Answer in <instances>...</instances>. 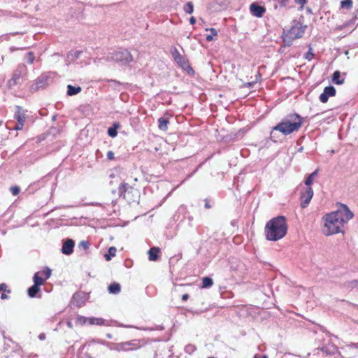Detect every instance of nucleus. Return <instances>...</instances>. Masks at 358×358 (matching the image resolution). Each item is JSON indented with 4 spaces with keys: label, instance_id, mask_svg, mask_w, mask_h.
<instances>
[{
    "label": "nucleus",
    "instance_id": "obj_1",
    "mask_svg": "<svg viewBox=\"0 0 358 358\" xmlns=\"http://www.w3.org/2000/svg\"><path fill=\"white\" fill-rule=\"evenodd\" d=\"M303 122V118L299 114H288L273 128L271 136V137H274L275 131H280L285 136L298 131L301 127Z\"/></svg>",
    "mask_w": 358,
    "mask_h": 358
},
{
    "label": "nucleus",
    "instance_id": "obj_2",
    "mask_svg": "<svg viewBox=\"0 0 358 358\" xmlns=\"http://www.w3.org/2000/svg\"><path fill=\"white\" fill-rule=\"evenodd\" d=\"M354 216L353 213L345 205L341 203L336 211L327 213L324 217V224H345Z\"/></svg>",
    "mask_w": 358,
    "mask_h": 358
},
{
    "label": "nucleus",
    "instance_id": "obj_3",
    "mask_svg": "<svg viewBox=\"0 0 358 358\" xmlns=\"http://www.w3.org/2000/svg\"><path fill=\"white\" fill-rule=\"evenodd\" d=\"M287 231V225H266L265 234L266 239L276 241L283 238Z\"/></svg>",
    "mask_w": 358,
    "mask_h": 358
},
{
    "label": "nucleus",
    "instance_id": "obj_4",
    "mask_svg": "<svg viewBox=\"0 0 358 358\" xmlns=\"http://www.w3.org/2000/svg\"><path fill=\"white\" fill-rule=\"evenodd\" d=\"M119 194L129 203L138 202L139 198L138 190L124 182L120 185Z\"/></svg>",
    "mask_w": 358,
    "mask_h": 358
},
{
    "label": "nucleus",
    "instance_id": "obj_5",
    "mask_svg": "<svg viewBox=\"0 0 358 358\" xmlns=\"http://www.w3.org/2000/svg\"><path fill=\"white\" fill-rule=\"evenodd\" d=\"M107 60L125 66L133 61V57L127 50H120L111 53L110 56L107 57Z\"/></svg>",
    "mask_w": 358,
    "mask_h": 358
},
{
    "label": "nucleus",
    "instance_id": "obj_6",
    "mask_svg": "<svg viewBox=\"0 0 358 358\" xmlns=\"http://www.w3.org/2000/svg\"><path fill=\"white\" fill-rule=\"evenodd\" d=\"M27 69L25 64H19L14 71L12 78L8 80V85L12 87L16 85L20 84L23 77L27 75Z\"/></svg>",
    "mask_w": 358,
    "mask_h": 358
},
{
    "label": "nucleus",
    "instance_id": "obj_7",
    "mask_svg": "<svg viewBox=\"0 0 358 358\" xmlns=\"http://www.w3.org/2000/svg\"><path fill=\"white\" fill-rule=\"evenodd\" d=\"M171 55L174 59V61L180 66L182 69L185 70L189 74L194 73V70L189 66L187 59L179 52L176 48H173L171 50Z\"/></svg>",
    "mask_w": 358,
    "mask_h": 358
},
{
    "label": "nucleus",
    "instance_id": "obj_8",
    "mask_svg": "<svg viewBox=\"0 0 358 358\" xmlns=\"http://www.w3.org/2000/svg\"><path fill=\"white\" fill-rule=\"evenodd\" d=\"M313 194V189L310 187H305L302 189L300 194L301 207L302 208H305L309 205Z\"/></svg>",
    "mask_w": 358,
    "mask_h": 358
},
{
    "label": "nucleus",
    "instance_id": "obj_9",
    "mask_svg": "<svg viewBox=\"0 0 358 358\" xmlns=\"http://www.w3.org/2000/svg\"><path fill=\"white\" fill-rule=\"evenodd\" d=\"M174 221L179 223H185L187 221L191 222L192 220L189 213L187 211L186 207L182 206H180L174 215Z\"/></svg>",
    "mask_w": 358,
    "mask_h": 358
},
{
    "label": "nucleus",
    "instance_id": "obj_10",
    "mask_svg": "<svg viewBox=\"0 0 358 358\" xmlns=\"http://www.w3.org/2000/svg\"><path fill=\"white\" fill-rule=\"evenodd\" d=\"M344 225H322L321 231L327 236L338 233H344Z\"/></svg>",
    "mask_w": 358,
    "mask_h": 358
},
{
    "label": "nucleus",
    "instance_id": "obj_11",
    "mask_svg": "<svg viewBox=\"0 0 358 358\" xmlns=\"http://www.w3.org/2000/svg\"><path fill=\"white\" fill-rule=\"evenodd\" d=\"M336 95V89L334 87L329 85L325 87L323 92L320 95V101L322 103H327L329 98Z\"/></svg>",
    "mask_w": 358,
    "mask_h": 358
},
{
    "label": "nucleus",
    "instance_id": "obj_12",
    "mask_svg": "<svg viewBox=\"0 0 358 358\" xmlns=\"http://www.w3.org/2000/svg\"><path fill=\"white\" fill-rule=\"evenodd\" d=\"M74 246V241L71 238H67L63 242L62 252L66 255H70L73 252Z\"/></svg>",
    "mask_w": 358,
    "mask_h": 358
},
{
    "label": "nucleus",
    "instance_id": "obj_13",
    "mask_svg": "<svg viewBox=\"0 0 358 358\" xmlns=\"http://www.w3.org/2000/svg\"><path fill=\"white\" fill-rule=\"evenodd\" d=\"M343 352L346 358H358V344L346 346Z\"/></svg>",
    "mask_w": 358,
    "mask_h": 358
},
{
    "label": "nucleus",
    "instance_id": "obj_14",
    "mask_svg": "<svg viewBox=\"0 0 358 358\" xmlns=\"http://www.w3.org/2000/svg\"><path fill=\"white\" fill-rule=\"evenodd\" d=\"M250 10L251 13L257 17H262L266 12V8L257 3H252L250 6Z\"/></svg>",
    "mask_w": 358,
    "mask_h": 358
},
{
    "label": "nucleus",
    "instance_id": "obj_15",
    "mask_svg": "<svg viewBox=\"0 0 358 358\" xmlns=\"http://www.w3.org/2000/svg\"><path fill=\"white\" fill-rule=\"evenodd\" d=\"M15 118L17 122L24 123L26 120V115L24 110L19 106H15Z\"/></svg>",
    "mask_w": 358,
    "mask_h": 358
},
{
    "label": "nucleus",
    "instance_id": "obj_16",
    "mask_svg": "<svg viewBox=\"0 0 358 358\" xmlns=\"http://www.w3.org/2000/svg\"><path fill=\"white\" fill-rule=\"evenodd\" d=\"M134 343L131 342H124L117 344L115 349L117 351H126L136 348V347H134Z\"/></svg>",
    "mask_w": 358,
    "mask_h": 358
},
{
    "label": "nucleus",
    "instance_id": "obj_17",
    "mask_svg": "<svg viewBox=\"0 0 358 358\" xmlns=\"http://www.w3.org/2000/svg\"><path fill=\"white\" fill-rule=\"evenodd\" d=\"M49 76L47 74H42L36 80V89L38 90L39 88L43 87L46 85Z\"/></svg>",
    "mask_w": 358,
    "mask_h": 358
},
{
    "label": "nucleus",
    "instance_id": "obj_18",
    "mask_svg": "<svg viewBox=\"0 0 358 358\" xmlns=\"http://www.w3.org/2000/svg\"><path fill=\"white\" fill-rule=\"evenodd\" d=\"M120 127L119 122H113V126L108 129V135L111 138H115L117 135V130Z\"/></svg>",
    "mask_w": 358,
    "mask_h": 358
},
{
    "label": "nucleus",
    "instance_id": "obj_19",
    "mask_svg": "<svg viewBox=\"0 0 358 358\" xmlns=\"http://www.w3.org/2000/svg\"><path fill=\"white\" fill-rule=\"evenodd\" d=\"M304 33V30L299 27H292L290 30V36L293 38H301Z\"/></svg>",
    "mask_w": 358,
    "mask_h": 358
},
{
    "label": "nucleus",
    "instance_id": "obj_20",
    "mask_svg": "<svg viewBox=\"0 0 358 358\" xmlns=\"http://www.w3.org/2000/svg\"><path fill=\"white\" fill-rule=\"evenodd\" d=\"M332 81L336 85H341L344 83V78L341 76L340 71H336L334 72Z\"/></svg>",
    "mask_w": 358,
    "mask_h": 358
},
{
    "label": "nucleus",
    "instance_id": "obj_21",
    "mask_svg": "<svg viewBox=\"0 0 358 358\" xmlns=\"http://www.w3.org/2000/svg\"><path fill=\"white\" fill-rule=\"evenodd\" d=\"M82 89L80 87H75L71 85H67V94L69 96H74L81 92Z\"/></svg>",
    "mask_w": 358,
    "mask_h": 358
},
{
    "label": "nucleus",
    "instance_id": "obj_22",
    "mask_svg": "<svg viewBox=\"0 0 358 358\" xmlns=\"http://www.w3.org/2000/svg\"><path fill=\"white\" fill-rule=\"evenodd\" d=\"M287 222L286 217L282 215H278L273 217L268 220L266 224H285Z\"/></svg>",
    "mask_w": 358,
    "mask_h": 358
},
{
    "label": "nucleus",
    "instance_id": "obj_23",
    "mask_svg": "<svg viewBox=\"0 0 358 358\" xmlns=\"http://www.w3.org/2000/svg\"><path fill=\"white\" fill-rule=\"evenodd\" d=\"M159 252V249L158 248L153 247V248H150L148 251L149 260L150 261L157 260Z\"/></svg>",
    "mask_w": 358,
    "mask_h": 358
},
{
    "label": "nucleus",
    "instance_id": "obj_24",
    "mask_svg": "<svg viewBox=\"0 0 358 358\" xmlns=\"http://www.w3.org/2000/svg\"><path fill=\"white\" fill-rule=\"evenodd\" d=\"M108 289L110 294H117L120 293L121 287L119 283L113 282L108 286Z\"/></svg>",
    "mask_w": 358,
    "mask_h": 358
},
{
    "label": "nucleus",
    "instance_id": "obj_25",
    "mask_svg": "<svg viewBox=\"0 0 358 358\" xmlns=\"http://www.w3.org/2000/svg\"><path fill=\"white\" fill-rule=\"evenodd\" d=\"M158 127L160 130L165 131L168 129V124L169 123V121L167 118L160 117L158 120Z\"/></svg>",
    "mask_w": 358,
    "mask_h": 358
},
{
    "label": "nucleus",
    "instance_id": "obj_26",
    "mask_svg": "<svg viewBox=\"0 0 358 358\" xmlns=\"http://www.w3.org/2000/svg\"><path fill=\"white\" fill-rule=\"evenodd\" d=\"M33 280L34 282V285H36L40 287L41 285H42L44 283L45 279H43L41 276H40V272H37L34 274Z\"/></svg>",
    "mask_w": 358,
    "mask_h": 358
},
{
    "label": "nucleus",
    "instance_id": "obj_27",
    "mask_svg": "<svg viewBox=\"0 0 358 358\" xmlns=\"http://www.w3.org/2000/svg\"><path fill=\"white\" fill-rule=\"evenodd\" d=\"M40 290L41 289L39 286L34 285L28 289V295L31 298L35 297L36 296V294L39 292Z\"/></svg>",
    "mask_w": 358,
    "mask_h": 358
},
{
    "label": "nucleus",
    "instance_id": "obj_28",
    "mask_svg": "<svg viewBox=\"0 0 358 358\" xmlns=\"http://www.w3.org/2000/svg\"><path fill=\"white\" fill-rule=\"evenodd\" d=\"M318 171L315 170L310 173L305 180V185L306 187H310L312 185L314 178L317 175Z\"/></svg>",
    "mask_w": 358,
    "mask_h": 358
},
{
    "label": "nucleus",
    "instance_id": "obj_29",
    "mask_svg": "<svg viewBox=\"0 0 358 358\" xmlns=\"http://www.w3.org/2000/svg\"><path fill=\"white\" fill-rule=\"evenodd\" d=\"M116 251H117L116 248H115L113 246L109 248L108 253L104 255V257H105L106 260V261H110L112 257H115V254H116Z\"/></svg>",
    "mask_w": 358,
    "mask_h": 358
},
{
    "label": "nucleus",
    "instance_id": "obj_30",
    "mask_svg": "<svg viewBox=\"0 0 358 358\" xmlns=\"http://www.w3.org/2000/svg\"><path fill=\"white\" fill-rule=\"evenodd\" d=\"M213 285V280L212 278L209 277H205L202 280V287L203 288H209L212 287Z\"/></svg>",
    "mask_w": 358,
    "mask_h": 358
},
{
    "label": "nucleus",
    "instance_id": "obj_31",
    "mask_svg": "<svg viewBox=\"0 0 358 358\" xmlns=\"http://www.w3.org/2000/svg\"><path fill=\"white\" fill-rule=\"evenodd\" d=\"M206 30L209 31L210 32V34L209 35H207L206 37L207 41H213V36H216L217 35V31L214 28L206 29Z\"/></svg>",
    "mask_w": 358,
    "mask_h": 358
},
{
    "label": "nucleus",
    "instance_id": "obj_32",
    "mask_svg": "<svg viewBox=\"0 0 358 358\" xmlns=\"http://www.w3.org/2000/svg\"><path fill=\"white\" fill-rule=\"evenodd\" d=\"M82 53V51H75V52H70L68 53L67 58L70 60H76L78 58H79L80 54Z\"/></svg>",
    "mask_w": 358,
    "mask_h": 358
},
{
    "label": "nucleus",
    "instance_id": "obj_33",
    "mask_svg": "<svg viewBox=\"0 0 358 358\" xmlns=\"http://www.w3.org/2000/svg\"><path fill=\"white\" fill-rule=\"evenodd\" d=\"M183 10L187 13V14H192L194 11V5L193 3L189 1L187 2L184 6H183Z\"/></svg>",
    "mask_w": 358,
    "mask_h": 358
},
{
    "label": "nucleus",
    "instance_id": "obj_34",
    "mask_svg": "<svg viewBox=\"0 0 358 358\" xmlns=\"http://www.w3.org/2000/svg\"><path fill=\"white\" fill-rule=\"evenodd\" d=\"M89 323L90 324L103 325L104 324V320L102 318L91 317L89 318Z\"/></svg>",
    "mask_w": 358,
    "mask_h": 358
},
{
    "label": "nucleus",
    "instance_id": "obj_35",
    "mask_svg": "<svg viewBox=\"0 0 358 358\" xmlns=\"http://www.w3.org/2000/svg\"><path fill=\"white\" fill-rule=\"evenodd\" d=\"M35 56L32 52H29L24 57V61L29 64H33Z\"/></svg>",
    "mask_w": 358,
    "mask_h": 358
},
{
    "label": "nucleus",
    "instance_id": "obj_36",
    "mask_svg": "<svg viewBox=\"0 0 358 358\" xmlns=\"http://www.w3.org/2000/svg\"><path fill=\"white\" fill-rule=\"evenodd\" d=\"M87 322H89V318L84 316H78L76 319V323L80 325H83Z\"/></svg>",
    "mask_w": 358,
    "mask_h": 358
},
{
    "label": "nucleus",
    "instance_id": "obj_37",
    "mask_svg": "<svg viewBox=\"0 0 358 358\" xmlns=\"http://www.w3.org/2000/svg\"><path fill=\"white\" fill-rule=\"evenodd\" d=\"M52 271L49 268H46L45 270L40 271V275H44L45 279H48L51 275Z\"/></svg>",
    "mask_w": 358,
    "mask_h": 358
},
{
    "label": "nucleus",
    "instance_id": "obj_38",
    "mask_svg": "<svg viewBox=\"0 0 358 358\" xmlns=\"http://www.w3.org/2000/svg\"><path fill=\"white\" fill-rule=\"evenodd\" d=\"M352 0H344L341 1V7L343 8H350V7H352Z\"/></svg>",
    "mask_w": 358,
    "mask_h": 358
},
{
    "label": "nucleus",
    "instance_id": "obj_39",
    "mask_svg": "<svg viewBox=\"0 0 358 358\" xmlns=\"http://www.w3.org/2000/svg\"><path fill=\"white\" fill-rule=\"evenodd\" d=\"M90 243L87 241H82L78 244V248L87 250L89 248Z\"/></svg>",
    "mask_w": 358,
    "mask_h": 358
},
{
    "label": "nucleus",
    "instance_id": "obj_40",
    "mask_svg": "<svg viewBox=\"0 0 358 358\" xmlns=\"http://www.w3.org/2000/svg\"><path fill=\"white\" fill-rule=\"evenodd\" d=\"M345 286L347 288H354V287L358 288V280H352V281L348 282L347 283H345Z\"/></svg>",
    "mask_w": 358,
    "mask_h": 358
},
{
    "label": "nucleus",
    "instance_id": "obj_41",
    "mask_svg": "<svg viewBox=\"0 0 358 358\" xmlns=\"http://www.w3.org/2000/svg\"><path fill=\"white\" fill-rule=\"evenodd\" d=\"M314 57V54L313 53L312 48H310L309 50L306 53L305 58L308 60H311Z\"/></svg>",
    "mask_w": 358,
    "mask_h": 358
},
{
    "label": "nucleus",
    "instance_id": "obj_42",
    "mask_svg": "<svg viewBox=\"0 0 358 358\" xmlns=\"http://www.w3.org/2000/svg\"><path fill=\"white\" fill-rule=\"evenodd\" d=\"M195 350H196V347L194 345H188L185 348V352H188L189 354H191L193 352H194Z\"/></svg>",
    "mask_w": 358,
    "mask_h": 358
},
{
    "label": "nucleus",
    "instance_id": "obj_43",
    "mask_svg": "<svg viewBox=\"0 0 358 358\" xmlns=\"http://www.w3.org/2000/svg\"><path fill=\"white\" fill-rule=\"evenodd\" d=\"M10 192L13 194V195L16 196L20 193V187L17 186H13L10 187Z\"/></svg>",
    "mask_w": 358,
    "mask_h": 358
},
{
    "label": "nucleus",
    "instance_id": "obj_44",
    "mask_svg": "<svg viewBox=\"0 0 358 358\" xmlns=\"http://www.w3.org/2000/svg\"><path fill=\"white\" fill-rule=\"evenodd\" d=\"M0 291L7 292L8 293L10 292V289H7V285L5 283L0 284Z\"/></svg>",
    "mask_w": 358,
    "mask_h": 358
},
{
    "label": "nucleus",
    "instance_id": "obj_45",
    "mask_svg": "<svg viewBox=\"0 0 358 358\" xmlns=\"http://www.w3.org/2000/svg\"><path fill=\"white\" fill-rule=\"evenodd\" d=\"M107 159L108 160H113L114 159L115 157H114V153L112 150H109L108 152H107Z\"/></svg>",
    "mask_w": 358,
    "mask_h": 358
},
{
    "label": "nucleus",
    "instance_id": "obj_46",
    "mask_svg": "<svg viewBox=\"0 0 358 358\" xmlns=\"http://www.w3.org/2000/svg\"><path fill=\"white\" fill-rule=\"evenodd\" d=\"M24 123H22V122H17L16 125L15 126V129L16 130H21L22 129L23 127H24Z\"/></svg>",
    "mask_w": 358,
    "mask_h": 358
},
{
    "label": "nucleus",
    "instance_id": "obj_47",
    "mask_svg": "<svg viewBox=\"0 0 358 358\" xmlns=\"http://www.w3.org/2000/svg\"><path fill=\"white\" fill-rule=\"evenodd\" d=\"M280 3V6L282 7H285L287 5L288 0H278Z\"/></svg>",
    "mask_w": 358,
    "mask_h": 358
},
{
    "label": "nucleus",
    "instance_id": "obj_48",
    "mask_svg": "<svg viewBox=\"0 0 358 358\" xmlns=\"http://www.w3.org/2000/svg\"><path fill=\"white\" fill-rule=\"evenodd\" d=\"M189 23L191 24H194L196 23V19L194 17H191L189 19Z\"/></svg>",
    "mask_w": 358,
    "mask_h": 358
},
{
    "label": "nucleus",
    "instance_id": "obj_49",
    "mask_svg": "<svg viewBox=\"0 0 358 358\" xmlns=\"http://www.w3.org/2000/svg\"><path fill=\"white\" fill-rule=\"evenodd\" d=\"M189 298V295L187 294H185L182 296V299L183 301H187Z\"/></svg>",
    "mask_w": 358,
    "mask_h": 358
},
{
    "label": "nucleus",
    "instance_id": "obj_50",
    "mask_svg": "<svg viewBox=\"0 0 358 358\" xmlns=\"http://www.w3.org/2000/svg\"><path fill=\"white\" fill-rule=\"evenodd\" d=\"M296 1L301 5H304L306 3V0H296Z\"/></svg>",
    "mask_w": 358,
    "mask_h": 358
},
{
    "label": "nucleus",
    "instance_id": "obj_51",
    "mask_svg": "<svg viewBox=\"0 0 358 358\" xmlns=\"http://www.w3.org/2000/svg\"><path fill=\"white\" fill-rule=\"evenodd\" d=\"M205 207L206 208H210V205L209 204V201L207 199L205 200Z\"/></svg>",
    "mask_w": 358,
    "mask_h": 358
},
{
    "label": "nucleus",
    "instance_id": "obj_52",
    "mask_svg": "<svg viewBox=\"0 0 358 358\" xmlns=\"http://www.w3.org/2000/svg\"><path fill=\"white\" fill-rule=\"evenodd\" d=\"M38 338L40 340H44L45 339V334H41L39 336H38Z\"/></svg>",
    "mask_w": 358,
    "mask_h": 358
},
{
    "label": "nucleus",
    "instance_id": "obj_53",
    "mask_svg": "<svg viewBox=\"0 0 358 358\" xmlns=\"http://www.w3.org/2000/svg\"><path fill=\"white\" fill-rule=\"evenodd\" d=\"M39 183H40V181H38V182H34V183H33L32 185H31L29 186V187H34V186H36V187H39Z\"/></svg>",
    "mask_w": 358,
    "mask_h": 358
},
{
    "label": "nucleus",
    "instance_id": "obj_54",
    "mask_svg": "<svg viewBox=\"0 0 358 358\" xmlns=\"http://www.w3.org/2000/svg\"><path fill=\"white\" fill-rule=\"evenodd\" d=\"M8 296L6 294H4V293H3V294H1V299L2 300L7 299H8Z\"/></svg>",
    "mask_w": 358,
    "mask_h": 358
},
{
    "label": "nucleus",
    "instance_id": "obj_55",
    "mask_svg": "<svg viewBox=\"0 0 358 358\" xmlns=\"http://www.w3.org/2000/svg\"><path fill=\"white\" fill-rule=\"evenodd\" d=\"M82 358H94L92 356H90L89 354H85Z\"/></svg>",
    "mask_w": 358,
    "mask_h": 358
},
{
    "label": "nucleus",
    "instance_id": "obj_56",
    "mask_svg": "<svg viewBox=\"0 0 358 358\" xmlns=\"http://www.w3.org/2000/svg\"><path fill=\"white\" fill-rule=\"evenodd\" d=\"M68 326H69V327H72V324H71V322H68Z\"/></svg>",
    "mask_w": 358,
    "mask_h": 358
},
{
    "label": "nucleus",
    "instance_id": "obj_57",
    "mask_svg": "<svg viewBox=\"0 0 358 358\" xmlns=\"http://www.w3.org/2000/svg\"><path fill=\"white\" fill-rule=\"evenodd\" d=\"M262 358H268V357L266 355H264Z\"/></svg>",
    "mask_w": 358,
    "mask_h": 358
},
{
    "label": "nucleus",
    "instance_id": "obj_58",
    "mask_svg": "<svg viewBox=\"0 0 358 358\" xmlns=\"http://www.w3.org/2000/svg\"><path fill=\"white\" fill-rule=\"evenodd\" d=\"M253 358H259L257 355H255Z\"/></svg>",
    "mask_w": 358,
    "mask_h": 358
},
{
    "label": "nucleus",
    "instance_id": "obj_59",
    "mask_svg": "<svg viewBox=\"0 0 358 358\" xmlns=\"http://www.w3.org/2000/svg\"><path fill=\"white\" fill-rule=\"evenodd\" d=\"M146 217V215H143L142 216V217Z\"/></svg>",
    "mask_w": 358,
    "mask_h": 358
},
{
    "label": "nucleus",
    "instance_id": "obj_60",
    "mask_svg": "<svg viewBox=\"0 0 358 358\" xmlns=\"http://www.w3.org/2000/svg\"><path fill=\"white\" fill-rule=\"evenodd\" d=\"M209 358H214V357H209Z\"/></svg>",
    "mask_w": 358,
    "mask_h": 358
}]
</instances>
